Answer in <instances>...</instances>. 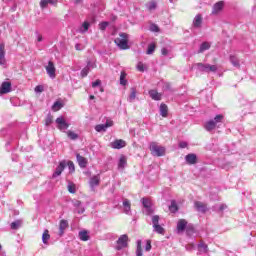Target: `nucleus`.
<instances>
[{
  "label": "nucleus",
  "mask_w": 256,
  "mask_h": 256,
  "mask_svg": "<svg viewBox=\"0 0 256 256\" xmlns=\"http://www.w3.org/2000/svg\"><path fill=\"white\" fill-rule=\"evenodd\" d=\"M223 119V114L216 115L213 120H209L204 124V129H206L208 132L213 131V129H216V127H219V125L223 123Z\"/></svg>",
  "instance_id": "1"
},
{
  "label": "nucleus",
  "mask_w": 256,
  "mask_h": 256,
  "mask_svg": "<svg viewBox=\"0 0 256 256\" xmlns=\"http://www.w3.org/2000/svg\"><path fill=\"white\" fill-rule=\"evenodd\" d=\"M185 161L188 165H195L197 163V155L196 154H188L185 156Z\"/></svg>",
  "instance_id": "18"
},
{
  "label": "nucleus",
  "mask_w": 256,
  "mask_h": 256,
  "mask_svg": "<svg viewBox=\"0 0 256 256\" xmlns=\"http://www.w3.org/2000/svg\"><path fill=\"white\" fill-rule=\"evenodd\" d=\"M46 69V73L48 75V77H50V79H55V77H57V68H55V63H53V61H49L48 65L45 66Z\"/></svg>",
  "instance_id": "7"
},
{
  "label": "nucleus",
  "mask_w": 256,
  "mask_h": 256,
  "mask_svg": "<svg viewBox=\"0 0 256 256\" xmlns=\"http://www.w3.org/2000/svg\"><path fill=\"white\" fill-rule=\"evenodd\" d=\"M223 7H225V2L219 1L215 3L212 8V15H217L218 13H221V11H223Z\"/></svg>",
  "instance_id": "15"
},
{
  "label": "nucleus",
  "mask_w": 256,
  "mask_h": 256,
  "mask_svg": "<svg viewBox=\"0 0 256 256\" xmlns=\"http://www.w3.org/2000/svg\"><path fill=\"white\" fill-rule=\"evenodd\" d=\"M50 5H57V0H47Z\"/></svg>",
  "instance_id": "60"
},
{
  "label": "nucleus",
  "mask_w": 256,
  "mask_h": 256,
  "mask_svg": "<svg viewBox=\"0 0 256 256\" xmlns=\"http://www.w3.org/2000/svg\"><path fill=\"white\" fill-rule=\"evenodd\" d=\"M168 113H169V108L167 107V104H161L160 105L161 117H167Z\"/></svg>",
  "instance_id": "28"
},
{
  "label": "nucleus",
  "mask_w": 256,
  "mask_h": 256,
  "mask_svg": "<svg viewBox=\"0 0 256 256\" xmlns=\"http://www.w3.org/2000/svg\"><path fill=\"white\" fill-rule=\"evenodd\" d=\"M201 25H203V16L197 14L193 19L192 27H194V29H201Z\"/></svg>",
  "instance_id": "13"
},
{
  "label": "nucleus",
  "mask_w": 256,
  "mask_h": 256,
  "mask_svg": "<svg viewBox=\"0 0 256 256\" xmlns=\"http://www.w3.org/2000/svg\"><path fill=\"white\" fill-rule=\"evenodd\" d=\"M149 95L151 99L154 101H161V97L163 96L161 93L157 92V90L153 89L149 91Z\"/></svg>",
  "instance_id": "22"
},
{
  "label": "nucleus",
  "mask_w": 256,
  "mask_h": 256,
  "mask_svg": "<svg viewBox=\"0 0 256 256\" xmlns=\"http://www.w3.org/2000/svg\"><path fill=\"white\" fill-rule=\"evenodd\" d=\"M137 69H138V71L143 73L145 71V65H143V63L139 62L137 65Z\"/></svg>",
  "instance_id": "52"
},
{
  "label": "nucleus",
  "mask_w": 256,
  "mask_h": 256,
  "mask_svg": "<svg viewBox=\"0 0 256 256\" xmlns=\"http://www.w3.org/2000/svg\"><path fill=\"white\" fill-rule=\"evenodd\" d=\"M127 167V157L125 155H122L118 161V169L123 171Z\"/></svg>",
  "instance_id": "23"
},
{
  "label": "nucleus",
  "mask_w": 256,
  "mask_h": 256,
  "mask_svg": "<svg viewBox=\"0 0 256 256\" xmlns=\"http://www.w3.org/2000/svg\"><path fill=\"white\" fill-rule=\"evenodd\" d=\"M6 145H9V142H7V144Z\"/></svg>",
  "instance_id": "62"
},
{
  "label": "nucleus",
  "mask_w": 256,
  "mask_h": 256,
  "mask_svg": "<svg viewBox=\"0 0 256 256\" xmlns=\"http://www.w3.org/2000/svg\"><path fill=\"white\" fill-rule=\"evenodd\" d=\"M126 146H127V142H125V140H122V139H118L110 143V147L112 149H123V147H126Z\"/></svg>",
  "instance_id": "12"
},
{
  "label": "nucleus",
  "mask_w": 256,
  "mask_h": 256,
  "mask_svg": "<svg viewBox=\"0 0 256 256\" xmlns=\"http://www.w3.org/2000/svg\"><path fill=\"white\" fill-rule=\"evenodd\" d=\"M78 237L80 241H89V233L87 230L80 231Z\"/></svg>",
  "instance_id": "29"
},
{
  "label": "nucleus",
  "mask_w": 256,
  "mask_h": 256,
  "mask_svg": "<svg viewBox=\"0 0 256 256\" xmlns=\"http://www.w3.org/2000/svg\"><path fill=\"white\" fill-rule=\"evenodd\" d=\"M149 149L154 157L165 156V147L159 146L157 142H151Z\"/></svg>",
  "instance_id": "4"
},
{
  "label": "nucleus",
  "mask_w": 256,
  "mask_h": 256,
  "mask_svg": "<svg viewBox=\"0 0 256 256\" xmlns=\"http://www.w3.org/2000/svg\"><path fill=\"white\" fill-rule=\"evenodd\" d=\"M197 247L199 253H209V247L207 244H205V242H200Z\"/></svg>",
  "instance_id": "27"
},
{
  "label": "nucleus",
  "mask_w": 256,
  "mask_h": 256,
  "mask_svg": "<svg viewBox=\"0 0 256 256\" xmlns=\"http://www.w3.org/2000/svg\"><path fill=\"white\" fill-rule=\"evenodd\" d=\"M152 225L153 229L156 233H159V235H163L165 233V229L159 225V215L152 216Z\"/></svg>",
  "instance_id": "6"
},
{
  "label": "nucleus",
  "mask_w": 256,
  "mask_h": 256,
  "mask_svg": "<svg viewBox=\"0 0 256 256\" xmlns=\"http://www.w3.org/2000/svg\"><path fill=\"white\" fill-rule=\"evenodd\" d=\"M107 27H109V22H101L100 24H99V30L100 31H105V29H107Z\"/></svg>",
  "instance_id": "44"
},
{
  "label": "nucleus",
  "mask_w": 256,
  "mask_h": 256,
  "mask_svg": "<svg viewBox=\"0 0 256 256\" xmlns=\"http://www.w3.org/2000/svg\"><path fill=\"white\" fill-rule=\"evenodd\" d=\"M146 7H147L148 11H155V9H157V2L150 1L146 4Z\"/></svg>",
  "instance_id": "35"
},
{
  "label": "nucleus",
  "mask_w": 256,
  "mask_h": 256,
  "mask_svg": "<svg viewBox=\"0 0 256 256\" xmlns=\"http://www.w3.org/2000/svg\"><path fill=\"white\" fill-rule=\"evenodd\" d=\"M46 126L49 127V125H51V123H53V116H47L46 120H45Z\"/></svg>",
  "instance_id": "47"
},
{
  "label": "nucleus",
  "mask_w": 256,
  "mask_h": 256,
  "mask_svg": "<svg viewBox=\"0 0 256 256\" xmlns=\"http://www.w3.org/2000/svg\"><path fill=\"white\" fill-rule=\"evenodd\" d=\"M229 59L233 67H241V64L239 63V58H237V56L230 55Z\"/></svg>",
  "instance_id": "30"
},
{
  "label": "nucleus",
  "mask_w": 256,
  "mask_h": 256,
  "mask_svg": "<svg viewBox=\"0 0 256 256\" xmlns=\"http://www.w3.org/2000/svg\"><path fill=\"white\" fill-rule=\"evenodd\" d=\"M89 22H84L83 24H82V32L83 33H85V31H89Z\"/></svg>",
  "instance_id": "50"
},
{
  "label": "nucleus",
  "mask_w": 256,
  "mask_h": 256,
  "mask_svg": "<svg viewBox=\"0 0 256 256\" xmlns=\"http://www.w3.org/2000/svg\"><path fill=\"white\" fill-rule=\"evenodd\" d=\"M169 211L171 213H177L179 211V207H177V202H175V200L171 201V205L169 206Z\"/></svg>",
  "instance_id": "33"
},
{
  "label": "nucleus",
  "mask_w": 256,
  "mask_h": 256,
  "mask_svg": "<svg viewBox=\"0 0 256 256\" xmlns=\"http://www.w3.org/2000/svg\"><path fill=\"white\" fill-rule=\"evenodd\" d=\"M151 249V242L147 240L146 246H145V251H149Z\"/></svg>",
  "instance_id": "59"
},
{
  "label": "nucleus",
  "mask_w": 256,
  "mask_h": 256,
  "mask_svg": "<svg viewBox=\"0 0 256 256\" xmlns=\"http://www.w3.org/2000/svg\"><path fill=\"white\" fill-rule=\"evenodd\" d=\"M47 5H49V1L48 0H41L40 1L41 9H45L47 7Z\"/></svg>",
  "instance_id": "48"
},
{
  "label": "nucleus",
  "mask_w": 256,
  "mask_h": 256,
  "mask_svg": "<svg viewBox=\"0 0 256 256\" xmlns=\"http://www.w3.org/2000/svg\"><path fill=\"white\" fill-rule=\"evenodd\" d=\"M0 250H1V244H0Z\"/></svg>",
  "instance_id": "63"
},
{
  "label": "nucleus",
  "mask_w": 256,
  "mask_h": 256,
  "mask_svg": "<svg viewBox=\"0 0 256 256\" xmlns=\"http://www.w3.org/2000/svg\"><path fill=\"white\" fill-rule=\"evenodd\" d=\"M86 67H88L91 71V69H95V67H97V64H95V62L88 61Z\"/></svg>",
  "instance_id": "49"
},
{
  "label": "nucleus",
  "mask_w": 256,
  "mask_h": 256,
  "mask_svg": "<svg viewBox=\"0 0 256 256\" xmlns=\"http://www.w3.org/2000/svg\"><path fill=\"white\" fill-rule=\"evenodd\" d=\"M171 51H173V49L171 48V46L163 47V48L161 49V55H163L164 57H167V55H169V53H171Z\"/></svg>",
  "instance_id": "37"
},
{
  "label": "nucleus",
  "mask_w": 256,
  "mask_h": 256,
  "mask_svg": "<svg viewBox=\"0 0 256 256\" xmlns=\"http://www.w3.org/2000/svg\"><path fill=\"white\" fill-rule=\"evenodd\" d=\"M136 256H143V249L141 248V240L137 241Z\"/></svg>",
  "instance_id": "40"
},
{
  "label": "nucleus",
  "mask_w": 256,
  "mask_h": 256,
  "mask_svg": "<svg viewBox=\"0 0 256 256\" xmlns=\"http://www.w3.org/2000/svg\"><path fill=\"white\" fill-rule=\"evenodd\" d=\"M76 159L79 167H81L82 169H85V167H87V158L81 156L80 154H76Z\"/></svg>",
  "instance_id": "19"
},
{
  "label": "nucleus",
  "mask_w": 256,
  "mask_h": 256,
  "mask_svg": "<svg viewBox=\"0 0 256 256\" xmlns=\"http://www.w3.org/2000/svg\"><path fill=\"white\" fill-rule=\"evenodd\" d=\"M142 205L145 215H153V202L149 198H142Z\"/></svg>",
  "instance_id": "5"
},
{
  "label": "nucleus",
  "mask_w": 256,
  "mask_h": 256,
  "mask_svg": "<svg viewBox=\"0 0 256 256\" xmlns=\"http://www.w3.org/2000/svg\"><path fill=\"white\" fill-rule=\"evenodd\" d=\"M69 228V222L67 220H61L59 223V232L58 235L63 237L65 235V230Z\"/></svg>",
  "instance_id": "14"
},
{
  "label": "nucleus",
  "mask_w": 256,
  "mask_h": 256,
  "mask_svg": "<svg viewBox=\"0 0 256 256\" xmlns=\"http://www.w3.org/2000/svg\"><path fill=\"white\" fill-rule=\"evenodd\" d=\"M163 91H171V84L164 83L163 85Z\"/></svg>",
  "instance_id": "53"
},
{
  "label": "nucleus",
  "mask_w": 256,
  "mask_h": 256,
  "mask_svg": "<svg viewBox=\"0 0 256 256\" xmlns=\"http://www.w3.org/2000/svg\"><path fill=\"white\" fill-rule=\"evenodd\" d=\"M119 36V38L114 40V43L117 45V47L123 51L129 49V34L120 33Z\"/></svg>",
  "instance_id": "2"
},
{
  "label": "nucleus",
  "mask_w": 256,
  "mask_h": 256,
  "mask_svg": "<svg viewBox=\"0 0 256 256\" xmlns=\"http://www.w3.org/2000/svg\"><path fill=\"white\" fill-rule=\"evenodd\" d=\"M101 183V177L99 175H95L90 179V187H97Z\"/></svg>",
  "instance_id": "25"
},
{
  "label": "nucleus",
  "mask_w": 256,
  "mask_h": 256,
  "mask_svg": "<svg viewBox=\"0 0 256 256\" xmlns=\"http://www.w3.org/2000/svg\"><path fill=\"white\" fill-rule=\"evenodd\" d=\"M69 139H72V141H75V139H79V135H77V133L73 132V131H68L66 132Z\"/></svg>",
  "instance_id": "41"
},
{
  "label": "nucleus",
  "mask_w": 256,
  "mask_h": 256,
  "mask_svg": "<svg viewBox=\"0 0 256 256\" xmlns=\"http://www.w3.org/2000/svg\"><path fill=\"white\" fill-rule=\"evenodd\" d=\"M136 97H137V90H135V88H131V93L128 97V101L130 103H133V101H135Z\"/></svg>",
  "instance_id": "34"
},
{
  "label": "nucleus",
  "mask_w": 256,
  "mask_h": 256,
  "mask_svg": "<svg viewBox=\"0 0 256 256\" xmlns=\"http://www.w3.org/2000/svg\"><path fill=\"white\" fill-rule=\"evenodd\" d=\"M68 167L70 171H75V164L73 162H68Z\"/></svg>",
  "instance_id": "58"
},
{
  "label": "nucleus",
  "mask_w": 256,
  "mask_h": 256,
  "mask_svg": "<svg viewBox=\"0 0 256 256\" xmlns=\"http://www.w3.org/2000/svg\"><path fill=\"white\" fill-rule=\"evenodd\" d=\"M21 225H23V220H15L10 224V227L13 230H17L19 229V227H21Z\"/></svg>",
  "instance_id": "32"
},
{
  "label": "nucleus",
  "mask_w": 256,
  "mask_h": 256,
  "mask_svg": "<svg viewBox=\"0 0 256 256\" xmlns=\"http://www.w3.org/2000/svg\"><path fill=\"white\" fill-rule=\"evenodd\" d=\"M227 209V204H216L213 206V210L217 211L218 213H223Z\"/></svg>",
  "instance_id": "31"
},
{
  "label": "nucleus",
  "mask_w": 256,
  "mask_h": 256,
  "mask_svg": "<svg viewBox=\"0 0 256 256\" xmlns=\"http://www.w3.org/2000/svg\"><path fill=\"white\" fill-rule=\"evenodd\" d=\"M127 73L125 72H121V75H120V85H123V87H125V85H127Z\"/></svg>",
  "instance_id": "38"
},
{
  "label": "nucleus",
  "mask_w": 256,
  "mask_h": 256,
  "mask_svg": "<svg viewBox=\"0 0 256 256\" xmlns=\"http://www.w3.org/2000/svg\"><path fill=\"white\" fill-rule=\"evenodd\" d=\"M156 47H157V46L155 45V43H151V44L148 46L147 55H153V53H155Z\"/></svg>",
  "instance_id": "39"
},
{
  "label": "nucleus",
  "mask_w": 256,
  "mask_h": 256,
  "mask_svg": "<svg viewBox=\"0 0 256 256\" xmlns=\"http://www.w3.org/2000/svg\"><path fill=\"white\" fill-rule=\"evenodd\" d=\"M49 239H51V235H49V230H45L42 234V242L44 244H47V241H49Z\"/></svg>",
  "instance_id": "36"
},
{
  "label": "nucleus",
  "mask_w": 256,
  "mask_h": 256,
  "mask_svg": "<svg viewBox=\"0 0 256 256\" xmlns=\"http://www.w3.org/2000/svg\"><path fill=\"white\" fill-rule=\"evenodd\" d=\"M91 72V68L89 67H84L81 71V77H87V75H89V73Z\"/></svg>",
  "instance_id": "42"
},
{
  "label": "nucleus",
  "mask_w": 256,
  "mask_h": 256,
  "mask_svg": "<svg viewBox=\"0 0 256 256\" xmlns=\"http://www.w3.org/2000/svg\"><path fill=\"white\" fill-rule=\"evenodd\" d=\"M123 207H124V213H126V215H130L131 214V202L129 201V199L123 200Z\"/></svg>",
  "instance_id": "24"
},
{
  "label": "nucleus",
  "mask_w": 256,
  "mask_h": 256,
  "mask_svg": "<svg viewBox=\"0 0 256 256\" xmlns=\"http://www.w3.org/2000/svg\"><path fill=\"white\" fill-rule=\"evenodd\" d=\"M76 51H83L85 49V46L83 44L77 43L75 45Z\"/></svg>",
  "instance_id": "51"
},
{
  "label": "nucleus",
  "mask_w": 256,
  "mask_h": 256,
  "mask_svg": "<svg viewBox=\"0 0 256 256\" xmlns=\"http://www.w3.org/2000/svg\"><path fill=\"white\" fill-rule=\"evenodd\" d=\"M99 85H101V80H96L95 82H92V87H99Z\"/></svg>",
  "instance_id": "56"
},
{
  "label": "nucleus",
  "mask_w": 256,
  "mask_h": 256,
  "mask_svg": "<svg viewBox=\"0 0 256 256\" xmlns=\"http://www.w3.org/2000/svg\"><path fill=\"white\" fill-rule=\"evenodd\" d=\"M109 127H113V121L107 120L105 124H98L95 126V131L97 133H101V131H107Z\"/></svg>",
  "instance_id": "10"
},
{
  "label": "nucleus",
  "mask_w": 256,
  "mask_h": 256,
  "mask_svg": "<svg viewBox=\"0 0 256 256\" xmlns=\"http://www.w3.org/2000/svg\"><path fill=\"white\" fill-rule=\"evenodd\" d=\"M36 37H37L38 43H41V41H43V36L39 34V32H36Z\"/></svg>",
  "instance_id": "55"
},
{
  "label": "nucleus",
  "mask_w": 256,
  "mask_h": 256,
  "mask_svg": "<svg viewBox=\"0 0 256 256\" xmlns=\"http://www.w3.org/2000/svg\"><path fill=\"white\" fill-rule=\"evenodd\" d=\"M150 29H151V31H154L155 33L159 32V26L158 25L153 24Z\"/></svg>",
  "instance_id": "54"
},
{
  "label": "nucleus",
  "mask_w": 256,
  "mask_h": 256,
  "mask_svg": "<svg viewBox=\"0 0 256 256\" xmlns=\"http://www.w3.org/2000/svg\"><path fill=\"white\" fill-rule=\"evenodd\" d=\"M187 227V220L180 219L177 223V231L178 233H183L185 231V228Z\"/></svg>",
  "instance_id": "20"
},
{
  "label": "nucleus",
  "mask_w": 256,
  "mask_h": 256,
  "mask_svg": "<svg viewBox=\"0 0 256 256\" xmlns=\"http://www.w3.org/2000/svg\"><path fill=\"white\" fill-rule=\"evenodd\" d=\"M61 107H63V104H61V102H59V101H56L53 104L52 109H53V111H59V109H61Z\"/></svg>",
  "instance_id": "43"
},
{
  "label": "nucleus",
  "mask_w": 256,
  "mask_h": 256,
  "mask_svg": "<svg viewBox=\"0 0 256 256\" xmlns=\"http://www.w3.org/2000/svg\"><path fill=\"white\" fill-rule=\"evenodd\" d=\"M127 241H129V237L127 236V234L120 236L119 239L117 240V245H116L117 251H121V249H125V247H127Z\"/></svg>",
  "instance_id": "8"
},
{
  "label": "nucleus",
  "mask_w": 256,
  "mask_h": 256,
  "mask_svg": "<svg viewBox=\"0 0 256 256\" xmlns=\"http://www.w3.org/2000/svg\"><path fill=\"white\" fill-rule=\"evenodd\" d=\"M90 99H91V100L95 99V96L90 95Z\"/></svg>",
  "instance_id": "61"
},
{
  "label": "nucleus",
  "mask_w": 256,
  "mask_h": 256,
  "mask_svg": "<svg viewBox=\"0 0 256 256\" xmlns=\"http://www.w3.org/2000/svg\"><path fill=\"white\" fill-rule=\"evenodd\" d=\"M7 61L5 60V44H0V65H5Z\"/></svg>",
  "instance_id": "21"
},
{
  "label": "nucleus",
  "mask_w": 256,
  "mask_h": 256,
  "mask_svg": "<svg viewBox=\"0 0 256 256\" xmlns=\"http://www.w3.org/2000/svg\"><path fill=\"white\" fill-rule=\"evenodd\" d=\"M195 67L200 73H217L219 67L217 65L205 64V63H196Z\"/></svg>",
  "instance_id": "3"
},
{
  "label": "nucleus",
  "mask_w": 256,
  "mask_h": 256,
  "mask_svg": "<svg viewBox=\"0 0 256 256\" xmlns=\"http://www.w3.org/2000/svg\"><path fill=\"white\" fill-rule=\"evenodd\" d=\"M57 129L60 131H67L69 129V123L65 120L63 116H60L56 119Z\"/></svg>",
  "instance_id": "9"
},
{
  "label": "nucleus",
  "mask_w": 256,
  "mask_h": 256,
  "mask_svg": "<svg viewBox=\"0 0 256 256\" xmlns=\"http://www.w3.org/2000/svg\"><path fill=\"white\" fill-rule=\"evenodd\" d=\"M194 207L199 213H207V205L201 201H196Z\"/></svg>",
  "instance_id": "17"
},
{
  "label": "nucleus",
  "mask_w": 256,
  "mask_h": 256,
  "mask_svg": "<svg viewBox=\"0 0 256 256\" xmlns=\"http://www.w3.org/2000/svg\"><path fill=\"white\" fill-rule=\"evenodd\" d=\"M209 49H211V43L209 42H203L200 45V48L198 50V53H205V51H209Z\"/></svg>",
  "instance_id": "26"
},
{
  "label": "nucleus",
  "mask_w": 256,
  "mask_h": 256,
  "mask_svg": "<svg viewBox=\"0 0 256 256\" xmlns=\"http://www.w3.org/2000/svg\"><path fill=\"white\" fill-rule=\"evenodd\" d=\"M68 191H69V193H76V189H75V184H73V183H69L68 184Z\"/></svg>",
  "instance_id": "45"
},
{
  "label": "nucleus",
  "mask_w": 256,
  "mask_h": 256,
  "mask_svg": "<svg viewBox=\"0 0 256 256\" xmlns=\"http://www.w3.org/2000/svg\"><path fill=\"white\" fill-rule=\"evenodd\" d=\"M11 93V82H3L0 87V95Z\"/></svg>",
  "instance_id": "16"
},
{
  "label": "nucleus",
  "mask_w": 256,
  "mask_h": 256,
  "mask_svg": "<svg viewBox=\"0 0 256 256\" xmlns=\"http://www.w3.org/2000/svg\"><path fill=\"white\" fill-rule=\"evenodd\" d=\"M187 145H188V144H187V142H185V141L179 143L180 149H185V148H187Z\"/></svg>",
  "instance_id": "57"
},
{
  "label": "nucleus",
  "mask_w": 256,
  "mask_h": 256,
  "mask_svg": "<svg viewBox=\"0 0 256 256\" xmlns=\"http://www.w3.org/2000/svg\"><path fill=\"white\" fill-rule=\"evenodd\" d=\"M65 167H67V162L61 161L52 175L53 179H55V177H59V175L65 171Z\"/></svg>",
  "instance_id": "11"
},
{
  "label": "nucleus",
  "mask_w": 256,
  "mask_h": 256,
  "mask_svg": "<svg viewBox=\"0 0 256 256\" xmlns=\"http://www.w3.org/2000/svg\"><path fill=\"white\" fill-rule=\"evenodd\" d=\"M44 89L43 85H38L35 87L34 91L35 93H43Z\"/></svg>",
  "instance_id": "46"
}]
</instances>
